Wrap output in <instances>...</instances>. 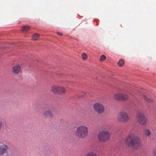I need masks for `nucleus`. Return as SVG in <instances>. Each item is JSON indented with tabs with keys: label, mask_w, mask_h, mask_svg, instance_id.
Masks as SVG:
<instances>
[{
	"label": "nucleus",
	"mask_w": 156,
	"mask_h": 156,
	"mask_svg": "<svg viewBox=\"0 0 156 156\" xmlns=\"http://www.w3.org/2000/svg\"><path fill=\"white\" fill-rule=\"evenodd\" d=\"M57 34H58L59 35L62 36V34L61 33H59V32H57Z\"/></svg>",
	"instance_id": "23"
},
{
	"label": "nucleus",
	"mask_w": 156,
	"mask_h": 156,
	"mask_svg": "<svg viewBox=\"0 0 156 156\" xmlns=\"http://www.w3.org/2000/svg\"><path fill=\"white\" fill-rule=\"evenodd\" d=\"M12 70L14 73L17 74L20 71V66L18 65L14 66L12 67Z\"/></svg>",
	"instance_id": "11"
},
{
	"label": "nucleus",
	"mask_w": 156,
	"mask_h": 156,
	"mask_svg": "<svg viewBox=\"0 0 156 156\" xmlns=\"http://www.w3.org/2000/svg\"><path fill=\"white\" fill-rule=\"evenodd\" d=\"M9 147L5 144L0 145V156L3 155L5 153H7Z\"/></svg>",
	"instance_id": "9"
},
{
	"label": "nucleus",
	"mask_w": 156,
	"mask_h": 156,
	"mask_svg": "<svg viewBox=\"0 0 156 156\" xmlns=\"http://www.w3.org/2000/svg\"><path fill=\"white\" fill-rule=\"evenodd\" d=\"M126 145L129 146H134L135 145H137L136 149H137L140 146L141 141L140 139L138 137H132L129 136L126 140Z\"/></svg>",
	"instance_id": "1"
},
{
	"label": "nucleus",
	"mask_w": 156,
	"mask_h": 156,
	"mask_svg": "<svg viewBox=\"0 0 156 156\" xmlns=\"http://www.w3.org/2000/svg\"><path fill=\"white\" fill-rule=\"evenodd\" d=\"M81 127H83V126H81Z\"/></svg>",
	"instance_id": "26"
},
{
	"label": "nucleus",
	"mask_w": 156,
	"mask_h": 156,
	"mask_svg": "<svg viewBox=\"0 0 156 156\" xmlns=\"http://www.w3.org/2000/svg\"><path fill=\"white\" fill-rule=\"evenodd\" d=\"M39 36L40 35L38 34L35 33L32 36V39L33 40H37L38 39Z\"/></svg>",
	"instance_id": "13"
},
{
	"label": "nucleus",
	"mask_w": 156,
	"mask_h": 156,
	"mask_svg": "<svg viewBox=\"0 0 156 156\" xmlns=\"http://www.w3.org/2000/svg\"><path fill=\"white\" fill-rule=\"evenodd\" d=\"M118 120L121 122H126L129 119V117L128 114L124 111H122L117 116Z\"/></svg>",
	"instance_id": "3"
},
{
	"label": "nucleus",
	"mask_w": 156,
	"mask_h": 156,
	"mask_svg": "<svg viewBox=\"0 0 156 156\" xmlns=\"http://www.w3.org/2000/svg\"><path fill=\"white\" fill-rule=\"evenodd\" d=\"M93 107L94 110L99 114H101L105 111L104 106L100 102L95 103L93 105Z\"/></svg>",
	"instance_id": "6"
},
{
	"label": "nucleus",
	"mask_w": 156,
	"mask_h": 156,
	"mask_svg": "<svg viewBox=\"0 0 156 156\" xmlns=\"http://www.w3.org/2000/svg\"><path fill=\"white\" fill-rule=\"evenodd\" d=\"M124 61L122 59L119 60L118 62V65L120 66H122L124 65Z\"/></svg>",
	"instance_id": "16"
},
{
	"label": "nucleus",
	"mask_w": 156,
	"mask_h": 156,
	"mask_svg": "<svg viewBox=\"0 0 156 156\" xmlns=\"http://www.w3.org/2000/svg\"><path fill=\"white\" fill-rule=\"evenodd\" d=\"M137 121L142 126H145L147 122V119L145 114L143 112H139L137 115Z\"/></svg>",
	"instance_id": "4"
},
{
	"label": "nucleus",
	"mask_w": 156,
	"mask_h": 156,
	"mask_svg": "<svg viewBox=\"0 0 156 156\" xmlns=\"http://www.w3.org/2000/svg\"><path fill=\"white\" fill-rule=\"evenodd\" d=\"M115 99L117 100H125L129 98L127 94L122 93H118L114 95Z\"/></svg>",
	"instance_id": "7"
},
{
	"label": "nucleus",
	"mask_w": 156,
	"mask_h": 156,
	"mask_svg": "<svg viewBox=\"0 0 156 156\" xmlns=\"http://www.w3.org/2000/svg\"><path fill=\"white\" fill-rule=\"evenodd\" d=\"M153 152L154 156H156V148L154 149Z\"/></svg>",
	"instance_id": "22"
},
{
	"label": "nucleus",
	"mask_w": 156,
	"mask_h": 156,
	"mask_svg": "<svg viewBox=\"0 0 156 156\" xmlns=\"http://www.w3.org/2000/svg\"><path fill=\"white\" fill-rule=\"evenodd\" d=\"M87 127H77L76 135L79 138H84L87 135Z\"/></svg>",
	"instance_id": "2"
},
{
	"label": "nucleus",
	"mask_w": 156,
	"mask_h": 156,
	"mask_svg": "<svg viewBox=\"0 0 156 156\" xmlns=\"http://www.w3.org/2000/svg\"><path fill=\"white\" fill-rule=\"evenodd\" d=\"M42 115L45 118H52L54 115L50 109H45L42 113Z\"/></svg>",
	"instance_id": "8"
},
{
	"label": "nucleus",
	"mask_w": 156,
	"mask_h": 156,
	"mask_svg": "<svg viewBox=\"0 0 156 156\" xmlns=\"http://www.w3.org/2000/svg\"><path fill=\"white\" fill-rule=\"evenodd\" d=\"M30 26L27 25H25L22 27V30L23 31H26L30 29Z\"/></svg>",
	"instance_id": "15"
},
{
	"label": "nucleus",
	"mask_w": 156,
	"mask_h": 156,
	"mask_svg": "<svg viewBox=\"0 0 156 156\" xmlns=\"http://www.w3.org/2000/svg\"><path fill=\"white\" fill-rule=\"evenodd\" d=\"M82 58L84 60H85L87 58V55L85 53L83 54L82 55Z\"/></svg>",
	"instance_id": "19"
},
{
	"label": "nucleus",
	"mask_w": 156,
	"mask_h": 156,
	"mask_svg": "<svg viewBox=\"0 0 156 156\" xmlns=\"http://www.w3.org/2000/svg\"><path fill=\"white\" fill-rule=\"evenodd\" d=\"M110 138V134L108 131L103 130L99 132L98 136L99 141L103 142L108 140Z\"/></svg>",
	"instance_id": "5"
},
{
	"label": "nucleus",
	"mask_w": 156,
	"mask_h": 156,
	"mask_svg": "<svg viewBox=\"0 0 156 156\" xmlns=\"http://www.w3.org/2000/svg\"><path fill=\"white\" fill-rule=\"evenodd\" d=\"M86 156H97L95 153L90 152L88 153Z\"/></svg>",
	"instance_id": "18"
},
{
	"label": "nucleus",
	"mask_w": 156,
	"mask_h": 156,
	"mask_svg": "<svg viewBox=\"0 0 156 156\" xmlns=\"http://www.w3.org/2000/svg\"><path fill=\"white\" fill-rule=\"evenodd\" d=\"M106 58V56L105 55H102L100 57V60L101 61H103Z\"/></svg>",
	"instance_id": "21"
},
{
	"label": "nucleus",
	"mask_w": 156,
	"mask_h": 156,
	"mask_svg": "<svg viewBox=\"0 0 156 156\" xmlns=\"http://www.w3.org/2000/svg\"><path fill=\"white\" fill-rule=\"evenodd\" d=\"M58 88V86L54 85L52 86L51 88V91L54 94H57Z\"/></svg>",
	"instance_id": "12"
},
{
	"label": "nucleus",
	"mask_w": 156,
	"mask_h": 156,
	"mask_svg": "<svg viewBox=\"0 0 156 156\" xmlns=\"http://www.w3.org/2000/svg\"><path fill=\"white\" fill-rule=\"evenodd\" d=\"M2 126V123L1 121H0V127Z\"/></svg>",
	"instance_id": "24"
},
{
	"label": "nucleus",
	"mask_w": 156,
	"mask_h": 156,
	"mask_svg": "<svg viewBox=\"0 0 156 156\" xmlns=\"http://www.w3.org/2000/svg\"><path fill=\"white\" fill-rule=\"evenodd\" d=\"M44 151L47 154H49L51 153V150L48 147H46L44 150Z\"/></svg>",
	"instance_id": "14"
},
{
	"label": "nucleus",
	"mask_w": 156,
	"mask_h": 156,
	"mask_svg": "<svg viewBox=\"0 0 156 156\" xmlns=\"http://www.w3.org/2000/svg\"><path fill=\"white\" fill-rule=\"evenodd\" d=\"M1 127H0V130H1Z\"/></svg>",
	"instance_id": "25"
},
{
	"label": "nucleus",
	"mask_w": 156,
	"mask_h": 156,
	"mask_svg": "<svg viewBox=\"0 0 156 156\" xmlns=\"http://www.w3.org/2000/svg\"><path fill=\"white\" fill-rule=\"evenodd\" d=\"M145 134L146 136H148L150 135L151 132L148 129H146L145 131Z\"/></svg>",
	"instance_id": "20"
},
{
	"label": "nucleus",
	"mask_w": 156,
	"mask_h": 156,
	"mask_svg": "<svg viewBox=\"0 0 156 156\" xmlns=\"http://www.w3.org/2000/svg\"><path fill=\"white\" fill-rule=\"evenodd\" d=\"M143 97L144 98L145 100L147 102H151L153 101L150 98H147V97H146L144 95H143Z\"/></svg>",
	"instance_id": "17"
},
{
	"label": "nucleus",
	"mask_w": 156,
	"mask_h": 156,
	"mask_svg": "<svg viewBox=\"0 0 156 156\" xmlns=\"http://www.w3.org/2000/svg\"><path fill=\"white\" fill-rule=\"evenodd\" d=\"M66 89L65 87L58 86L57 94H64L66 93Z\"/></svg>",
	"instance_id": "10"
}]
</instances>
